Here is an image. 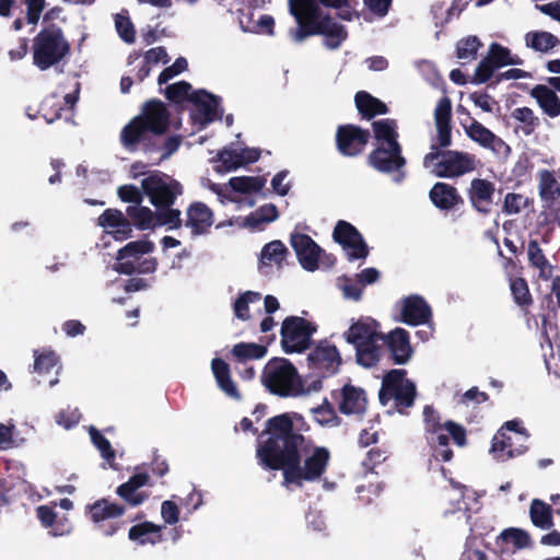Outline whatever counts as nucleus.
<instances>
[{
	"label": "nucleus",
	"mask_w": 560,
	"mask_h": 560,
	"mask_svg": "<svg viewBox=\"0 0 560 560\" xmlns=\"http://www.w3.org/2000/svg\"><path fill=\"white\" fill-rule=\"evenodd\" d=\"M294 420L303 421L299 413H281L266 421L258 434L256 459L264 470L282 471L283 485L302 488L304 482L319 480L326 472L330 452L317 446L295 431Z\"/></svg>",
	"instance_id": "obj_1"
},
{
	"label": "nucleus",
	"mask_w": 560,
	"mask_h": 560,
	"mask_svg": "<svg viewBox=\"0 0 560 560\" xmlns=\"http://www.w3.org/2000/svg\"><path fill=\"white\" fill-rule=\"evenodd\" d=\"M320 5L331 9L350 8V0H289L290 13L298 24L289 34L295 43L323 35L325 46L337 49L348 37L347 28L329 13H324Z\"/></svg>",
	"instance_id": "obj_2"
},
{
	"label": "nucleus",
	"mask_w": 560,
	"mask_h": 560,
	"mask_svg": "<svg viewBox=\"0 0 560 560\" xmlns=\"http://www.w3.org/2000/svg\"><path fill=\"white\" fill-rule=\"evenodd\" d=\"M171 114L166 105L158 98L147 101L141 113L135 116L120 131V143L136 151L141 144L145 153L156 152L159 143L155 137L164 135L170 127Z\"/></svg>",
	"instance_id": "obj_3"
},
{
	"label": "nucleus",
	"mask_w": 560,
	"mask_h": 560,
	"mask_svg": "<svg viewBox=\"0 0 560 560\" xmlns=\"http://www.w3.org/2000/svg\"><path fill=\"white\" fill-rule=\"evenodd\" d=\"M32 49L33 65L42 71L58 66L71 54L70 43L56 24H49L37 33Z\"/></svg>",
	"instance_id": "obj_4"
},
{
	"label": "nucleus",
	"mask_w": 560,
	"mask_h": 560,
	"mask_svg": "<svg viewBox=\"0 0 560 560\" xmlns=\"http://www.w3.org/2000/svg\"><path fill=\"white\" fill-rule=\"evenodd\" d=\"M261 383L273 395L295 397L304 393L298 369L285 358L270 359L261 373Z\"/></svg>",
	"instance_id": "obj_5"
},
{
	"label": "nucleus",
	"mask_w": 560,
	"mask_h": 560,
	"mask_svg": "<svg viewBox=\"0 0 560 560\" xmlns=\"http://www.w3.org/2000/svg\"><path fill=\"white\" fill-rule=\"evenodd\" d=\"M407 371L394 369L388 371L382 381L378 393L381 405L386 406L393 401V408L400 415L408 416V409L415 405L417 397L416 384L406 377Z\"/></svg>",
	"instance_id": "obj_6"
},
{
	"label": "nucleus",
	"mask_w": 560,
	"mask_h": 560,
	"mask_svg": "<svg viewBox=\"0 0 560 560\" xmlns=\"http://www.w3.org/2000/svg\"><path fill=\"white\" fill-rule=\"evenodd\" d=\"M141 188L156 210H178L173 206L184 194V186L172 176L161 171H153L141 180Z\"/></svg>",
	"instance_id": "obj_7"
},
{
	"label": "nucleus",
	"mask_w": 560,
	"mask_h": 560,
	"mask_svg": "<svg viewBox=\"0 0 560 560\" xmlns=\"http://www.w3.org/2000/svg\"><path fill=\"white\" fill-rule=\"evenodd\" d=\"M125 512V505L104 498L85 506V513L94 527L105 537H112L125 528L126 522L120 520Z\"/></svg>",
	"instance_id": "obj_8"
},
{
	"label": "nucleus",
	"mask_w": 560,
	"mask_h": 560,
	"mask_svg": "<svg viewBox=\"0 0 560 560\" xmlns=\"http://www.w3.org/2000/svg\"><path fill=\"white\" fill-rule=\"evenodd\" d=\"M317 326L300 316H288L281 325V347L285 353H302L311 348Z\"/></svg>",
	"instance_id": "obj_9"
},
{
	"label": "nucleus",
	"mask_w": 560,
	"mask_h": 560,
	"mask_svg": "<svg viewBox=\"0 0 560 560\" xmlns=\"http://www.w3.org/2000/svg\"><path fill=\"white\" fill-rule=\"evenodd\" d=\"M126 213L135 226L141 231L161 226H166L167 230H178L183 226L180 210L159 211L155 209L152 211L149 207L137 205L128 206Z\"/></svg>",
	"instance_id": "obj_10"
},
{
	"label": "nucleus",
	"mask_w": 560,
	"mask_h": 560,
	"mask_svg": "<svg viewBox=\"0 0 560 560\" xmlns=\"http://www.w3.org/2000/svg\"><path fill=\"white\" fill-rule=\"evenodd\" d=\"M368 164L380 173L395 174L396 183H401L406 178L407 161L400 143L376 145L368 155Z\"/></svg>",
	"instance_id": "obj_11"
},
{
	"label": "nucleus",
	"mask_w": 560,
	"mask_h": 560,
	"mask_svg": "<svg viewBox=\"0 0 560 560\" xmlns=\"http://www.w3.org/2000/svg\"><path fill=\"white\" fill-rule=\"evenodd\" d=\"M428 445L434 452V456L443 462H450L453 458V451L450 447V438L457 446L467 444L466 429L453 421L446 420L436 433H428L424 435Z\"/></svg>",
	"instance_id": "obj_12"
},
{
	"label": "nucleus",
	"mask_w": 560,
	"mask_h": 560,
	"mask_svg": "<svg viewBox=\"0 0 560 560\" xmlns=\"http://www.w3.org/2000/svg\"><path fill=\"white\" fill-rule=\"evenodd\" d=\"M370 139V130L353 124L338 126L335 136L337 151L347 158L361 155Z\"/></svg>",
	"instance_id": "obj_13"
},
{
	"label": "nucleus",
	"mask_w": 560,
	"mask_h": 560,
	"mask_svg": "<svg viewBox=\"0 0 560 560\" xmlns=\"http://www.w3.org/2000/svg\"><path fill=\"white\" fill-rule=\"evenodd\" d=\"M332 238L348 253V260L365 259L369 255V246L362 234L351 223L339 220L335 225Z\"/></svg>",
	"instance_id": "obj_14"
},
{
	"label": "nucleus",
	"mask_w": 560,
	"mask_h": 560,
	"mask_svg": "<svg viewBox=\"0 0 560 560\" xmlns=\"http://www.w3.org/2000/svg\"><path fill=\"white\" fill-rule=\"evenodd\" d=\"M308 365L320 377H330L339 372L341 355L336 346L320 341L307 355Z\"/></svg>",
	"instance_id": "obj_15"
},
{
	"label": "nucleus",
	"mask_w": 560,
	"mask_h": 560,
	"mask_svg": "<svg viewBox=\"0 0 560 560\" xmlns=\"http://www.w3.org/2000/svg\"><path fill=\"white\" fill-rule=\"evenodd\" d=\"M476 168L475 155L467 152L444 150L443 161L434 165L433 173L440 178H454Z\"/></svg>",
	"instance_id": "obj_16"
},
{
	"label": "nucleus",
	"mask_w": 560,
	"mask_h": 560,
	"mask_svg": "<svg viewBox=\"0 0 560 560\" xmlns=\"http://www.w3.org/2000/svg\"><path fill=\"white\" fill-rule=\"evenodd\" d=\"M510 49L497 42L490 44L487 55L478 63L471 83H487L494 74L495 70L508 66Z\"/></svg>",
	"instance_id": "obj_17"
},
{
	"label": "nucleus",
	"mask_w": 560,
	"mask_h": 560,
	"mask_svg": "<svg viewBox=\"0 0 560 560\" xmlns=\"http://www.w3.org/2000/svg\"><path fill=\"white\" fill-rule=\"evenodd\" d=\"M290 244L304 270L313 272L319 268L322 247L310 235L292 233Z\"/></svg>",
	"instance_id": "obj_18"
},
{
	"label": "nucleus",
	"mask_w": 560,
	"mask_h": 560,
	"mask_svg": "<svg viewBox=\"0 0 560 560\" xmlns=\"http://www.w3.org/2000/svg\"><path fill=\"white\" fill-rule=\"evenodd\" d=\"M382 345L387 348L394 364H407L413 354L410 335L401 327H396L387 334L383 332Z\"/></svg>",
	"instance_id": "obj_19"
},
{
	"label": "nucleus",
	"mask_w": 560,
	"mask_h": 560,
	"mask_svg": "<svg viewBox=\"0 0 560 560\" xmlns=\"http://www.w3.org/2000/svg\"><path fill=\"white\" fill-rule=\"evenodd\" d=\"M189 102L194 105V109L191 112V118L194 121L206 126L220 117L218 115L220 97L214 94H211L206 90H197L191 92Z\"/></svg>",
	"instance_id": "obj_20"
},
{
	"label": "nucleus",
	"mask_w": 560,
	"mask_h": 560,
	"mask_svg": "<svg viewBox=\"0 0 560 560\" xmlns=\"http://www.w3.org/2000/svg\"><path fill=\"white\" fill-rule=\"evenodd\" d=\"M214 223L213 211L202 201H192L186 209L183 225L190 230L191 236L206 235Z\"/></svg>",
	"instance_id": "obj_21"
},
{
	"label": "nucleus",
	"mask_w": 560,
	"mask_h": 560,
	"mask_svg": "<svg viewBox=\"0 0 560 560\" xmlns=\"http://www.w3.org/2000/svg\"><path fill=\"white\" fill-rule=\"evenodd\" d=\"M495 185L485 178H474L467 188V197L471 207L480 214L491 212L494 203Z\"/></svg>",
	"instance_id": "obj_22"
},
{
	"label": "nucleus",
	"mask_w": 560,
	"mask_h": 560,
	"mask_svg": "<svg viewBox=\"0 0 560 560\" xmlns=\"http://www.w3.org/2000/svg\"><path fill=\"white\" fill-rule=\"evenodd\" d=\"M432 317V311L427 301L420 295H409L400 302L399 320L409 326L427 324Z\"/></svg>",
	"instance_id": "obj_23"
},
{
	"label": "nucleus",
	"mask_w": 560,
	"mask_h": 560,
	"mask_svg": "<svg viewBox=\"0 0 560 560\" xmlns=\"http://www.w3.org/2000/svg\"><path fill=\"white\" fill-rule=\"evenodd\" d=\"M342 336L345 340L353 347L361 342L372 341L375 338L383 339L381 324L369 316L360 317L358 320L353 322Z\"/></svg>",
	"instance_id": "obj_24"
},
{
	"label": "nucleus",
	"mask_w": 560,
	"mask_h": 560,
	"mask_svg": "<svg viewBox=\"0 0 560 560\" xmlns=\"http://www.w3.org/2000/svg\"><path fill=\"white\" fill-rule=\"evenodd\" d=\"M150 481L148 472H137L129 477V479L117 487V495L131 508L141 505L149 499L150 494L145 491H140V488L147 486Z\"/></svg>",
	"instance_id": "obj_25"
},
{
	"label": "nucleus",
	"mask_w": 560,
	"mask_h": 560,
	"mask_svg": "<svg viewBox=\"0 0 560 560\" xmlns=\"http://www.w3.org/2000/svg\"><path fill=\"white\" fill-rule=\"evenodd\" d=\"M429 199L435 208L445 212L464 205V199L457 188L444 182H438L432 186Z\"/></svg>",
	"instance_id": "obj_26"
},
{
	"label": "nucleus",
	"mask_w": 560,
	"mask_h": 560,
	"mask_svg": "<svg viewBox=\"0 0 560 560\" xmlns=\"http://www.w3.org/2000/svg\"><path fill=\"white\" fill-rule=\"evenodd\" d=\"M97 221L98 225L106 229L116 241H125L131 236V223L118 209H106Z\"/></svg>",
	"instance_id": "obj_27"
},
{
	"label": "nucleus",
	"mask_w": 560,
	"mask_h": 560,
	"mask_svg": "<svg viewBox=\"0 0 560 560\" xmlns=\"http://www.w3.org/2000/svg\"><path fill=\"white\" fill-rule=\"evenodd\" d=\"M211 370L218 387L229 397L240 400L242 395L237 389L236 384L231 377L230 365L220 358H214L211 361Z\"/></svg>",
	"instance_id": "obj_28"
},
{
	"label": "nucleus",
	"mask_w": 560,
	"mask_h": 560,
	"mask_svg": "<svg viewBox=\"0 0 560 560\" xmlns=\"http://www.w3.org/2000/svg\"><path fill=\"white\" fill-rule=\"evenodd\" d=\"M365 393L362 388L345 385L341 392L339 411L343 415H361L365 411Z\"/></svg>",
	"instance_id": "obj_29"
},
{
	"label": "nucleus",
	"mask_w": 560,
	"mask_h": 560,
	"mask_svg": "<svg viewBox=\"0 0 560 560\" xmlns=\"http://www.w3.org/2000/svg\"><path fill=\"white\" fill-rule=\"evenodd\" d=\"M163 526L144 521L129 528L128 538L139 545H156L163 541Z\"/></svg>",
	"instance_id": "obj_30"
},
{
	"label": "nucleus",
	"mask_w": 560,
	"mask_h": 560,
	"mask_svg": "<svg viewBox=\"0 0 560 560\" xmlns=\"http://www.w3.org/2000/svg\"><path fill=\"white\" fill-rule=\"evenodd\" d=\"M542 112L551 118L560 116V98L557 93L547 85L537 84L530 92Z\"/></svg>",
	"instance_id": "obj_31"
},
{
	"label": "nucleus",
	"mask_w": 560,
	"mask_h": 560,
	"mask_svg": "<svg viewBox=\"0 0 560 560\" xmlns=\"http://www.w3.org/2000/svg\"><path fill=\"white\" fill-rule=\"evenodd\" d=\"M355 107L364 119H372L377 115L388 113V106L377 97H374L366 91H359L354 95Z\"/></svg>",
	"instance_id": "obj_32"
},
{
	"label": "nucleus",
	"mask_w": 560,
	"mask_h": 560,
	"mask_svg": "<svg viewBox=\"0 0 560 560\" xmlns=\"http://www.w3.org/2000/svg\"><path fill=\"white\" fill-rule=\"evenodd\" d=\"M383 347L382 339L378 338L354 346L355 362L365 369L376 366L382 359Z\"/></svg>",
	"instance_id": "obj_33"
},
{
	"label": "nucleus",
	"mask_w": 560,
	"mask_h": 560,
	"mask_svg": "<svg viewBox=\"0 0 560 560\" xmlns=\"http://www.w3.org/2000/svg\"><path fill=\"white\" fill-rule=\"evenodd\" d=\"M526 252L528 264L533 269L538 270V277L541 280L551 279L553 273V266L546 257L539 242L537 240H529Z\"/></svg>",
	"instance_id": "obj_34"
},
{
	"label": "nucleus",
	"mask_w": 560,
	"mask_h": 560,
	"mask_svg": "<svg viewBox=\"0 0 560 560\" xmlns=\"http://www.w3.org/2000/svg\"><path fill=\"white\" fill-rule=\"evenodd\" d=\"M376 145L398 144L399 133L397 131V122L392 118L375 120L372 124Z\"/></svg>",
	"instance_id": "obj_35"
},
{
	"label": "nucleus",
	"mask_w": 560,
	"mask_h": 560,
	"mask_svg": "<svg viewBox=\"0 0 560 560\" xmlns=\"http://www.w3.org/2000/svg\"><path fill=\"white\" fill-rule=\"evenodd\" d=\"M154 250V243L150 240L132 241L126 244L117 252V262L135 260V264L141 259L144 254Z\"/></svg>",
	"instance_id": "obj_36"
},
{
	"label": "nucleus",
	"mask_w": 560,
	"mask_h": 560,
	"mask_svg": "<svg viewBox=\"0 0 560 560\" xmlns=\"http://www.w3.org/2000/svg\"><path fill=\"white\" fill-rule=\"evenodd\" d=\"M539 196L548 205H552L560 197V184L553 173L549 170H541L538 174Z\"/></svg>",
	"instance_id": "obj_37"
},
{
	"label": "nucleus",
	"mask_w": 560,
	"mask_h": 560,
	"mask_svg": "<svg viewBox=\"0 0 560 560\" xmlns=\"http://www.w3.org/2000/svg\"><path fill=\"white\" fill-rule=\"evenodd\" d=\"M526 46L539 52H548L560 45V39L545 31H532L525 35Z\"/></svg>",
	"instance_id": "obj_38"
},
{
	"label": "nucleus",
	"mask_w": 560,
	"mask_h": 560,
	"mask_svg": "<svg viewBox=\"0 0 560 560\" xmlns=\"http://www.w3.org/2000/svg\"><path fill=\"white\" fill-rule=\"evenodd\" d=\"M509 282L515 304L524 311H527L534 303L527 281L523 277L510 276Z\"/></svg>",
	"instance_id": "obj_39"
},
{
	"label": "nucleus",
	"mask_w": 560,
	"mask_h": 560,
	"mask_svg": "<svg viewBox=\"0 0 560 560\" xmlns=\"http://www.w3.org/2000/svg\"><path fill=\"white\" fill-rule=\"evenodd\" d=\"M529 515L532 523L539 528L549 529L553 526L552 509L546 502L534 499L530 503Z\"/></svg>",
	"instance_id": "obj_40"
},
{
	"label": "nucleus",
	"mask_w": 560,
	"mask_h": 560,
	"mask_svg": "<svg viewBox=\"0 0 560 560\" xmlns=\"http://www.w3.org/2000/svg\"><path fill=\"white\" fill-rule=\"evenodd\" d=\"M264 176H235L230 178L229 186L235 192L253 194L259 192L266 185Z\"/></svg>",
	"instance_id": "obj_41"
},
{
	"label": "nucleus",
	"mask_w": 560,
	"mask_h": 560,
	"mask_svg": "<svg viewBox=\"0 0 560 560\" xmlns=\"http://www.w3.org/2000/svg\"><path fill=\"white\" fill-rule=\"evenodd\" d=\"M267 347L254 342H238L232 348V355L238 362L259 360L267 354Z\"/></svg>",
	"instance_id": "obj_42"
},
{
	"label": "nucleus",
	"mask_w": 560,
	"mask_h": 560,
	"mask_svg": "<svg viewBox=\"0 0 560 560\" xmlns=\"http://www.w3.org/2000/svg\"><path fill=\"white\" fill-rule=\"evenodd\" d=\"M158 268V260L154 257L140 259L135 264V260H127L124 262H116L115 270L121 275L130 276L135 272L138 273H153Z\"/></svg>",
	"instance_id": "obj_43"
},
{
	"label": "nucleus",
	"mask_w": 560,
	"mask_h": 560,
	"mask_svg": "<svg viewBox=\"0 0 560 560\" xmlns=\"http://www.w3.org/2000/svg\"><path fill=\"white\" fill-rule=\"evenodd\" d=\"M288 253V248L281 241H271L262 247L260 261L264 265H271L273 262L278 267H281Z\"/></svg>",
	"instance_id": "obj_44"
},
{
	"label": "nucleus",
	"mask_w": 560,
	"mask_h": 560,
	"mask_svg": "<svg viewBox=\"0 0 560 560\" xmlns=\"http://www.w3.org/2000/svg\"><path fill=\"white\" fill-rule=\"evenodd\" d=\"M470 119V125L464 126L467 136L485 148L492 147L497 139L495 135L475 118Z\"/></svg>",
	"instance_id": "obj_45"
},
{
	"label": "nucleus",
	"mask_w": 560,
	"mask_h": 560,
	"mask_svg": "<svg viewBox=\"0 0 560 560\" xmlns=\"http://www.w3.org/2000/svg\"><path fill=\"white\" fill-rule=\"evenodd\" d=\"M36 516L45 528H51V533L54 536H60L63 535L66 532H69V529L61 528L65 526L63 523L56 522L57 513L54 510V508L49 505L37 506Z\"/></svg>",
	"instance_id": "obj_46"
},
{
	"label": "nucleus",
	"mask_w": 560,
	"mask_h": 560,
	"mask_svg": "<svg viewBox=\"0 0 560 560\" xmlns=\"http://www.w3.org/2000/svg\"><path fill=\"white\" fill-rule=\"evenodd\" d=\"M511 116L522 124L521 129L525 136L534 133L540 124L539 118L529 107H517L511 113Z\"/></svg>",
	"instance_id": "obj_47"
},
{
	"label": "nucleus",
	"mask_w": 560,
	"mask_h": 560,
	"mask_svg": "<svg viewBox=\"0 0 560 560\" xmlns=\"http://www.w3.org/2000/svg\"><path fill=\"white\" fill-rule=\"evenodd\" d=\"M480 47H482L481 40L476 35H469L457 42L456 57L458 59L475 60Z\"/></svg>",
	"instance_id": "obj_48"
},
{
	"label": "nucleus",
	"mask_w": 560,
	"mask_h": 560,
	"mask_svg": "<svg viewBox=\"0 0 560 560\" xmlns=\"http://www.w3.org/2000/svg\"><path fill=\"white\" fill-rule=\"evenodd\" d=\"M65 105L55 95L46 97L39 105L38 114L47 124H52L61 118Z\"/></svg>",
	"instance_id": "obj_49"
},
{
	"label": "nucleus",
	"mask_w": 560,
	"mask_h": 560,
	"mask_svg": "<svg viewBox=\"0 0 560 560\" xmlns=\"http://www.w3.org/2000/svg\"><path fill=\"white\" fill-rule=\"evenodd\" d=\"M261 299V294L259 292L246 291L236 299L234 302L233 308L235 316L242 320L249 319V308L248 304L257 302Z\"/></svg>",
	"instance_id": "obj_50"
},
{
	"label": "nucleus",
	"mask_w": 560,
	"mask_h": 560,
	"mask_svg": "<svg viewBox=\"0 0 560 560\" xmlns=\"http://www.w3.org/2000/svg\"><path fill=\"white\" fill-rule=\"evenodd\" d=\"M498 539L512 542L516 549H524L530 546L529 534L521 528L510 527L504 529Z\"/></svg>",
	"instance_id": "obj_51"
},
{
	"label": "nucleus",
	"mask_w": 560,
	"mask_h": 560,
	"mask_svg": "<svg viewBox=\"0 0 560 560\" xmlns=\"http://www.w3.org/2000/svg\"><path fill=\"white\" fill-rule=\"evenodd\" d=\"M34 371L43 374L49 373L59 362L58 355L51 350H45L43 352L34 351Z\"/></svg>",
	"instance_id": "obj_52"
},
{
	"label": "nucleus",
	"mask_w": 560,
	"mask_h": 560,
	"mask_svg": "<svg viewBox=\"0 0 560 560\" xmlns=\"http://www.w3.org/2000/svg\"><path fill=\"white\" fill-rule=\"evenodd\" d=\"M191 84L187 81H179L174 84L167 85L165 89V97L173 103L179 104L184 101H189Z\"/></svg>",
	"instance_id": "obj_53"
},
{
	"label": "nucleus",
	"mask_w": 560,
	"mask_h": 560,
	"mask_svg": "<svg viewBox=\"0 0 560 560\" xmlns=\"http://www.w3.org/2000/svg\"><path fill=\"white\" fill-rule=\"evenodd\" d=\"M424 435L428 433H436L443 427L441 413L432 406L425 405L422 411Z\"/></svg>",
	"instance_id": "obj_54"
},
{
	"label": "nucleus",
	"mask_w": 560,
	"mask_h": 560,
	"mask_svg": "<svg viewBox=\"0 0 560 560\" xmlns=\"http://www.w3.org/2000/svg\"><path fill=\"white\" fill-rule=\"evenodd\" d=\"M115 27L120 38L127 43L132 44L136 40L135 26L129 16L117 14L115 18Z\"/></svg>",
	"instance_id": "obj_55"
},
{
	"label": "nucleus",
	"mask_w": 560,
	"mask_h": 560,
	"mask_svg": "<svg viewBox=\"0 0 560 560\" xmlns=\"http://www.w3.org/2000/svg\"><path fill=\"white\" fill-rule=\"evenodd\" d=\"M92 443L97 447L103 458L110 460L115 458V451L110 442L94 427L90 428Z\"/></svg>",
	"instance_id": "obj_56"
},
{
	"label": "nucleus",
	"mask_w": 560,
	"mask_h": 560,
	"mask_svg": "<svg viewBox=\"0 0 560 560\" xmlns=\"http://www.w3.org/2000/svg\"><path fill=\"white\" fill-rule=\"evenodd\" d=\"M217 159L225 172L235 171L242 166L240 152L233 149L223 148L218 152Z\"/></svg>",
	"instance_id": "obj_57"
},
{
	"label": "nucleus",
	"mask_w": 560,
	"mask_h": 560,
	"mask_svg": "<svg viewBox=\"0 0 560 560\" xmlns=\"http://www.w3.org/2000/svg\"><path fill=\"white\" fill-rule=\"evenodd\" d=\"M119 199L124 202L135 203L133 206L141 205L143 200V189H139L135 185H122L117 189Z\"/></svg>",
	"instance_id": "obj_58"
},
{
	"label": "nucleus",
	"mask_w": 560,
	"mask_h": 560,
	"mask_svg": "<svg viewBox=\"0 0 560 560\" xmlns=\"http://www.w3.org/2000/svg\"><path fill=\"white\" fill-rule=\"evenodd\" d=\"M188 68V61L185 57H178L175 62L165 68L158 78V83L160 85L167 83L171 79L179 73L186 71Z\"/></svg>",
	"instance_id": "obj_59"
},
{
	"label": "nucleus",
	"mask_w": 560,
	"mask_h": 560,
	"mask_svg": "<svg viewBox=\"0 0 560 560\" xmlns=\"http://www.w3.org/2000/svg\"><path fill=\"white\" fill-rule=\"evenodd\" d=\"M527 205V198L521 194L509 192L504 197L502 211L505 214H516Z\"/></svg>",
	"instance_id": "obj_60"
},
{
	"label": "nucleus",
	"mask_w": 560,
	"mask_h": 560,
	"mask_svg": "<svg viewBox=\"0 0 560 560\" xmlns=\"http://www.w3.org/2000/svg\"><path fill=\"white\" fill-rule=\"evenodd\" d=\"M452 102L447 96L442 97L434 109L435 125H451Z\"/></svg>",
	"instance_id": "obj_61"
},
{
	"label": "nucleus",
	"mask_w": 560,
	"mask_h": 560,
	"mask_svg": "<svg viewBox=\"0 0 560 560\" xmlns=\"http://www.w3.org/2000/svg\"><path fill=\"white\" fill-rule=\"evenodd\" d=\"M23 2L26 7V23L31 25H36L46 7V0H24Z\"/></svg>",
	"instance_id": "obj_62"
},
{
	"label": "nucleus",
	"mask_w": 560,
	"mask_h": 560,
	"mask_svg": "<svg viewBox=\"0 0 560 560\" xmlns=\"http://www.w3.org/2000/svg\"><path fill=\"white\" fill-rule=\"evenodd\" d=\"M511 438L501 429L492 439L491 452L495 455H501L503 452L508 451V457L511 458L514 456V452L511 450Z\"/></svg>",
	"instance_id": "obj_63"
},
{
	"label": "nucleus",
	"mask_w": 560,
	"mask_h": 560,
	"mask_svg": "<svg viewBox=\"0 0 560 560\" xmlns=\"http://www.w3.org/2000/svg\"><path fill=\"white\" fill-rule=\"evenodd\" d=\"M81 420V413L78 409H62L56 416V421L59 425L66 429L75 427Z\"/></svg>",
	"instance_id": "obj_64"
}]
</instances>
